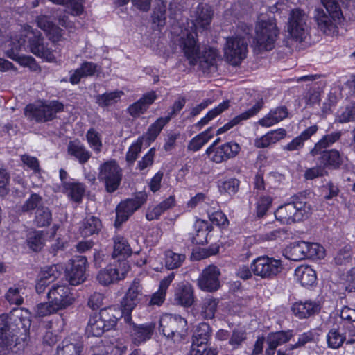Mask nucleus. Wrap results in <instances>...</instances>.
I'll return each mask as SVG.
<instances>
[{
  "label": "nucleus",
  "instance_id": "nucleus-1",
  "mask_svg": "<svg viewBox=\"0 0 355 355\" xmlns=\"http://www.w3.org/2000/svg\"><path fill=\"white\" fill-rule=\"evenodd\" d=\"M214 11L207 4H199L195 11L194 19L188 24V28L182 30L180 45L189 60V64L195 65L199 63L203 70L214 72L216 69V61L217 51L212 47L203 46L199 49L197 46V31L203 32L209 28Z\"/></svg>",
  "mask_w": 355,
  "mask_h": 355
},
{
  "label": "nucleus",
  "instance_id": "nucleus-2",
  "mask_svg": "<svg viewBox=\"0 0 355 355\" xmlns=\"http://www.w3.org/2000/svg\"><path fill=\"white\" fill-rule=\"evenodd\" d=\"M26 37L29 41V48L31 53L48 62H52L55 60L53 51L48 46V44H44L41 33L38 31H33L29 26L24 28L19 37L15 36L10 42L12 47L7 52L10 58L19 60L24 65L28 64L33 61L31 57H20L17 53L24 45Z\"/></svg>",
  "mask_w": 355,
  "mask_h": 355
},
{
  "label": "nucleus",
  "instance_id": "nucleus-3",
  "mask_svg": "<svg viewBox=\"0 0 355 355\" xmlns=\"http://www.w3.org/2000/svg\"><path fill=\"white\" fill-rule=\"evenodd\" d=\"M275 214L282 223L291 224L308 218L311 214V207L302 196L294 195L287 203L280 206Z\"/></svg>",
  "mask_w": 355,
  "mask_h": 355
},
{
  "label": "nucleus",
  "instance_id": "nucleus-4",
  "mask_svg": "<svg viewBox=\"0 0 355 355\" xmlns=\"http://www.w3.org/2000/svg\"><path fill=\"white\" fill-rule=\"evenodd\" d=\"M255 33L254 44L256 49L261 52L274 49L279 35V30L274 19H260L256 24Z\"/></svg>",
  "mask_w": 355,
  "mask_h": 355
},
{
  "label": "nucleus",
  "instance_id": "nucleus-5",
  "mask_svg": "<svg viewBox=\"0 0 355 355\" xmlns=\"http://www.w3.org/2000/svg\"><path fill=\"white\" fill-rule=\"evenodd\" d=\"M326 12L321 8H317L315 10V19L318 23L320 29L325 34H329L336 27L337 23L343 17L340 8L336 0H320Z\"/></svg>",
  "mask_w": 355,
  "mask_h": 355
},
{
  "label": "nucleus",
  "instance_id": "nucleus-6",
  "mask_svg": "<svg viewBox=\"0 0 355 355\" xmlns=\"http://www.w3.org/2000/svg\"><path fill=\"white\" fill-rule=\"evenodd\" d=\"M63 109L62 103L52 101L29 104L25 107L24 113L28 119H34L39 123H44L55 119L56 114L62 111Z\"/></svg>",
  "mask_w": 355,
  "mask_h": 355
},
{
  "label": "nucleus",
  "instance_id": "nucleus-7",
  "mask_svg": "<svg viewBox=\"0 0 355 355\" xmlns=\"http://www.w3.org/2000/svg\"><path fill=\"white\" fill-rule=\"evenodd\" d=\"M159 330L168 338L180 341L187 334V322L180 315L166 313L160 318Z\"/></svg>",
  "mask_w": 355,
  "mask_h": 355
},
{
  "label": "nucleus",
  "instance_id": "nucleus-8",
  "mask_svg": "<svg viewBox=\"0 0 355 355\" xmlns=\"http://www.w3.org/2000/svg\"><path fill=\"white\" fill-rule=\"evenodd\" d=\"M308 21L309 17L303 10L298 8L292 9L287 23V31L290 35L297 41L304 40L309 34Z\"/></svg>",
  "mask_w": 355,
  "mask_h": 355
},
{
  "label": "nucleus",
  "instance_id": "nucleus-9",
  "mask_svg": "<svg viewBox=\"0 0 355 355\" xmlns=\"http://www.w3.org/2000/svg\"><path fill=\"white\" fill-rule=\"evenodd\" d=\"M248 40L245 36L240 35L227 38L224 54L230 64L237 66L246 58Z\"/></svg>",
  "mask_w": 355,
  "mask_h": 355
},
{
  "label": "nucleus",
  "instance_id": "nucleus-10",
  "mask_svg": "<svg viewBox=\"0 0 355 355\" xmlns=\"http://www.w3.org/2000/svg\"><path fill=\"white\" fill-rule=\"evenodd\" d=\"M122 175V170L115 161L106 162L100 166L98 180L104 183L108 193H113L119 188Z\"/></svg>",
  "mask_w": 355,
  "mask_h": 355
},
{
  "label": "nucleus",
  "instance_id": "nucleus-11",
  "mask_svg": "<svg viewBox=\"0 0 355 355\" xmlns=\"http://www.w3.org/2000/svg\"><path fill=\"white\" fill-rule=\"evenodd\" d=\"M129 269L130 266L125 259H119L116 264L101 270L96 278L101 285L108 286L124 279Z\"/></svg>",
  "mask_w": 355,
  "mask_h": 355
},
{
  "label": "nucleus",
  "instance_id": "nucleus-12",
  "mask_svg": "<svg viewBox=\"0 0 355 355\" xmlns=\"http://www.w3.org/2000/svg\"><path fill=\"white\" fill-rule=\"evenodd\" d=\"M251 270L261 278H272L282 272L283 266L280 260L260 257L253 261Z\"/></svg>",
  "mask_w": 355,
  "mask_h": 355
},
{
  "label": "nucleus",
  "instance_id": "nucleus-13",
  "mask_svg": "<svg viewBox=\"0 0 355 355\" xmlns=\"http://www.w3.org/2000/svg\"><path fill=\"white\" fill-rule=\"evenodd\" d=\"M146 200L145 193H139L135 198L127 199L120 202L116 209L115 225L120 226L123 222L126 221L129 217Z\"/></svg>",
  "mask_w": 355,
  "mask_h": 355
},
{
  "label": "nucleus",
  "instance_id": "nucleus-14",
  "mask_svg": "<svg viewBox=\"0 0 355 355\" xmlns=\"http://www.w3.org/2000/svg\"><path fill=\"white\" fill-rule=\"evenodd\" d=\"M49 300L60 310L64 309L73 303L74 297L70 288L65 284H53L47 293Z\"/></svg>",
  "mask_w": 355,
  "mask_h": 355
},
{
  "label": "nucleus",
  "instance_id": "nucleus-15",
  "mask_svg": "<svg viewBox=\"0 0 355 355\" xmlns=\"http://www.w3.org/2000/svg\"><path fill=\"white\" fill-rule=\"evenodd\" d=\"M220 270L214 265L205 268L198 279V287L204 291L214 292L219 289Z\"/></svg>",
  "mask_w": 355,
  "mask_h": 355
},
{
  "label": "nucleus",
  "instance_id": "nucleus-16",
  "mask_svg": "<svg viewBox=\"0 0 355 355\" xmlns=\"http://www.w3.org/2000/svg\"><path fill=\"white\" fill-rule=\"evenodd\" d=\"M128 324L130 325V336L135 345H139L150 339L156 326L155 323L152 322L141 324H136L130 322Z\"/></svg>",
  "mask_w": 355,
  "mask_h": 355
},
{
  "label": "nucleus",
  "instance_id": "nucleus-17",
  "mask_svg": "<svg viewBox=\"0 0 355 355\" xmlns=\"http://www.w3.org/2000/svg\"><path fill=\"white\" fill-rule=\"evenodd\" d=\"M87 263L85 257L80 256L73 260L72 267L67 272V279L71 285L76 286L86 279L85 269Z\"/></svg>",
  "mask_w": 355,
  "mask_h": 355
},
{
  "label": "nucleus",
  "instance_id": "nucleus-18",
  "mask_svg": "<svg viewBox=\"0 0 355 355\" xmlns=\"http://www.w3.org/2000/svg\"><path fill=\"white\" fill-rule=\"evenodd\" d=\"M194 291L189 283L179 284L175 291L174 300L178 305L190 307L194 302Z\"/></svg>",
  "mask_w": 355,
  "mask_h": 355
},
{
  "label": "nucleus",
  "instance_id": "nucleus-19",
  "mask_svg": "<svg viewBox=\"0 0 355 355\" xmlns=\"http://www.w3.org/2000/svg\"><path fill=\"white\" fill-rule=\"evenodd\" d=\"M211 336V329L205 322L200 323L196 328L193 336L191 349H209L208 340Z\"/></svg>",
  "mask_w": 355,
  "mask_h": 355
},
{
  "label": "nucleus",
  "instance_id": "nucleus-20",
  "mask_svg": "<svg viewBox=\"0 0 355 355\" xmlns=\"http://www.w3.org/2000/svg\"><path fill=\"white\" fill-rule=\"evenodd\" d=\"M18 337L10 331L7 324L0 322V355H7L12 346H15Z\"/></svg>",
  "mask_w": 355,
  "mask_h": 355
},
{
  "label": "nucleus",
  "instance_id": "nucleus-21",
  "mask_svg": "<svg viewBox=\"0 0 355 355\" xmlns=\"http://www.w3.org/2000/svg\"><path fill=\"white\" fill-rule=\"evenodd\" d=\"M156 98L157 96L155 92H148L137 102L132 104L128 107V111L132 116L138 117L147 110Z\"/></svg>",
  "mask_w": 355,
  "mask_h": 355
},
{
  "label": "nucleus",
  "instance_id": "nucleus-22",
  "mask_svg": "<svg viewBox=\"0 0 355 355\" xmlns=\"http://www.w3.org/2000/svg\"><path fill=\"white\" fill-rule=\"evenodd\" d=\"M99 67L92 62H84L80 67L73 71L71 74L69 81L71 84L76 85L80 83L81 78L94 76L98 71Z\"/></svg>",
  "mask_w": 355,
  "mask_h": 355
},
{
  "label": "nucleus",
  "instance_id": "nucleus-23",
  "mask_svg": "<svg viewBox=\"0 0 355 355\" xmlns=\"http://www.w3.org/2000/svg\"><path fill=\"white\" fill-rule=\"evenodd\" d=\"M98 315L106 324L107 329L110 330L116 327L117 321L123 317V312L119 307L112 306L101 309Z\"/></svg>",
  "mask_w": 355,
  "mask_h": 355
},
{
  "label": "nucleus",
  "instance_id": "nucleus-24",
  "mask_svg": "<svg viewBox=\"0 0 355 355\" xmlns=\"http://www.w3.org/2000/svg\"><path fill=\"white\" fill-rule=\"evenodd\" d=\"M320 309V304L318 302L312 301L296 302L293 304L292 308L293 313L300 318H308L318 313Z\"/></svg>",
  "mask_w": 355,
  "mask_h": 355
},
{
  "label": "nucleus",
  "instance_id": "nucleus-25",
  "mask_svg": "<svg viewBox=\"0 0 355 355\" xmlns=\"http://www.w3.org/2000/svg\"><path fill=\"white\" fill-rule=\"evenodd\" d=\"M69 155L73 157L80 164H84L90 159L92 154L86 147L78 141H69L67 146Z\"/></svg>",
  "mask_w": 355,
  "mask_h": 355
},
{
  "label": "nucleus",
  "instance_id": "nucleus-26",
  "mask_svg": "<svg viewBox=\"0 0 355 355\" xmlns=\"http://www.w3.org/2000/svg\"><path fill=\"white\" fill-rule=\"evenodd\" d=\"M340 137L341 132L340 131L324 135L315 144L314 147L310 151V155L313 157L318 156L321 152L327 150L328 148L331 147L335 142L338 141Z\"/></svg>",
  "mask_w": 355,
  "mask_h": 355
},
{
  "label": "nucleus",
  "instance_id": "nucleus-27",
  "mask_svg": "<svg viewBox=\"0 0 355 355\" xmlns=\"http://www.w3.org/2000/svg\"><path fill=\"white\" fill-rule=\"evenodd\" d=\"M288 114V111L286 107H277L271 110L265 117L260 119L259 123L263 127H270L286 119Z\"/></svg>",
  "mask_w": 355,
  "mask_h": 355
},
{
  "label": "nucleus",
  "instance_id": "nucleus-28",
  "mask_svg": "<svg viewBox=\"0 0 355 355\" xmlns=\"http://www.w3.org/2000/svg\"><path fill=\"white\" fill-rule=\"evenodd\" d=\"M318 155H320L318 158L320 164L324 167L336 169L339 168L343 162L340 153L335 149L325 150Z\"/></svg>",
  "mask_w": 355,
  "mask_h": 355
},
{
  "label": "nucleus",
  "instance_id": "nucleus-29",
  "mask_svg": "<svg viewBox=\"0 0 355 355\" xmlns=\"http://www.w3.org/2000/svg\"><path fill=\"white\" fill-rule=\"evenodd\" d=\"M307 243L300 241L291 243L285 250V257L292 261H300L307 259L306 257Z\"/></svg>",
  "mask_w": 355,
  "mask_h": 355
},
{
  "label": "nucleus",
  "instance_id": "nucleus-30",
  "mask_svg": "<svg viewBox=\"0 0 355 355\" xmlns=\"http://www.w3.org/2000/svg\"><path fill=\"white\" fill-rule=\"evenodd\" d=\"M295 277L303 286H312L316 281V273L309 266H300L295 270Z\"/></svg>",
  "mask_w": 355,
  "mask_h": 355
},
{
  "label": "nucleus",
  "instance_id": "nucleus-31",
  "mask_svg": "<svg viewBox=\"0 0 355 355\" xmlns=\"http://www.w3.org/2000/svg\"><path fill=\"white\" fill-rule=\"evenodd\" d=\"M101 227V221L98 218L93 216H89L82 221L80 227V232L83 236L87 237L98 234Z\"/></svg>",
  "mask_w": 355,
  "mask_h": 355
},
{
  "label": "nucleus",
  "instance_id": "nucleus-32",
  "mask_svg": "<svg viewBox=\"0 0 355 355\" xmlns=\"http://www.w3.org/2000/svg\"><path fill=\"white\" fill-rule=\"evenodd\" d=\"M175 277V273L171 272L164 277L159 284V289L153 293L149 302L150 305L160 306L165 300L166 291Z\"/></svg>",
  "mask_w": 355,
  "mask_h": 355
},
{
  "label": "nucleus",
  "instance_id": "nucleus-33",
  "mask_svg": "<svg viewBox=\"0 0 355 355\" xmlns=\"http://www.w3.org/2000/svg\"><path fill=\"white\" fill-rule=\"evenodd\" d=\"M62 191L72 200L80 202L85 192V186L79 182H64Z\"/></svg>",
  "mask_w": 355,
  "mask_h": 355
},
{
  "label": "nucleus",
  "instance_id": "nucleus-34",
  "mask_svg": "<svg viewBox=\"0 0 355 355\" xmlns=\"http://www.w3.org/2000/svg\"><path fill=\"white\" fill-rule=\"evenodd\" d=\"M263 105V101L262 99H261L252 108L241 114L240 115L235 116L230 122L223 125V132L239 124L241 121L246 120L250 117L255 115L261 109Z\"/></svg>",
  "mask_w": 355,
  "mask_h": 355
},
{
  "label": "nucleus",
  "instance_id": "nucleus-35",
  "mask_svg": "<svg viewBox=\"0 0 355 355\" xmlns=\"http://www.w3.org/2000/svg\"><path fill=\"white\" fill-rule=\"evenodd\" d=\"M109 331L101 317L96 313L92 315L87 326V333L92 336H101L105 331Z\"/></svg>",
  "mask_w": 355,
  "mask_h": 355
},
{
  "label": "nucleus",
  "instance_id": "nucleus-36",
  "mask_svg": "<svg viewBox=\"0 0 355 355\" xmlns=\"http://www.w3.org/2000/svg\"><path fill=\"white\" fill-rule=\"evenodd\" d=\"M83 345L80 343L64 339L57 347V355H80Z\"/></svg>",
  "mask_w": 355,
  "mask_h": 355
},
{
  "label": "nucleus",
  "instance_id": "nucleus-37",
  "mask_svg": "<svg viewBox=\"0 0 355 355\" xmlns=\"http://www.w3.org/2000/svg\"><path fill=\"white\" fill-rule=\"evenodd\" d=\"M24 288L19 284L10 287L5 293V299L10 304L19 306L24 303Z\"/></svg>",
  "mask_w": 355,
  "mask_h": 355
},
{
  "label": "nucleus",
  "instance_id": "nucleus-38",
  "mask_svg": "<svg viewBox=\"0 0 355 355\" xmlns=\"http://www.w3.org/2000/svg\"><path fill=\"white\" fill-rule=\"evenodd\" d=\"M196 234L191 238L193 243L197 245H204L207 243L209 226L208 223L204 220H197L195 223Z\"/></svg>",
  "mask_w": 355,
  "mask_h": 355
},
{
  "label": "nucleus",
  "instance_id": "nucleus-39",
  "mask_svg": "<svg viewBox=\"0 0 355 355\" xmlns=\"http://www.w3.org/2000/svg\"><path fill=\"white\" fill-rule=\"evenodd\" d=\"M132 254V249L127 240L121 236H116L114 238V251L112 256L116 258L119 256L122 257H129Z\"/></svg>",
  "mask_w": 355,
  "mask_h": 355
},
{
  "label": "nucleus",
  "instance_id": "nucleus-40",
  "mask_svg": "<svg viewBox=\"0 0 355 355\" xmlns=\"http://www.w3.org/2000/svg\"><path fill=\"white\" fill-rule=\"evenodd\" d=\"M123 95V92L122 91L105 93L98 95L96 98V101L102 107H108L119 102Z\"/></svg>",
  "mask_w": 355,
  "mask_h": 355
},
{
  "label": "nucleus",
  "instance_id": "nucleus-41",
  "mask_svg": "<svg viewBox=\"0 0 355 355\" xmlns=\"http://www.w3.org/2000/svg\"><path fill=\"white\" fill-rule=\"evenodd\" d=\"M171 116L160 117L148 128L146 133L147 139L149 141H153L159 135L163 128L170 121Z\"/></svg>",
  "mask_w": 355,
  "mask_h": 355
},
{
  "label": "nucleus",
  "instance_id": "nucleus-42",
  "mask_svg": "<svg viewBox=\"0 0 355 355\" xmlns=\"http://www.w3.org/2000/svg\"><path fill=\"white\" fill-rule=\"evenodd\" d=\"M292 332L288 331H277L275 333H270L267 336L268 345L272 346V347H277L284 343H286L292 338Z\"/></svg>",
  "mask_w": 355,
  "mask_h": 355
},
{
  "label": "nucleus",
  "instance_id": "nucleus-43",
  "mask_svg": "<svg viewBox=\"0 0 355 355\" xmlns=\"http://www.w3.org/2000/svg\"><path fill=\"white\" fill-rule=\"evenodd\" d=\"M27 245L35 252L40 251L44 245V234L41 231H32L27 235Z\"/></svg>",
  "mask_w": 355,
  "mask_h": 355
},
{
  "label": "nucleus",
  "instance_id": "nucleus-44",
  "mask_svg": "<svg viewBox=\"0 0 355 355\" xmlns=\"http://www.w3.org/2000/svg\"><path fill=\"white\" fill-rule=\"evenodd\" d=\"M42 206V198L37 193H32L20 207L19 211L21 213L31 212L33 210L40 209Z\"/></svg>",
  "mask_w": 355,
  "mask_h": 355
},
{
  "label": "nucleus",
  "instance_id": "nucleus-45",
  "mask_svg": "<svg viewBox=\"0 0 355 355\" xmlns=\"http://www.w3.org/2000/svg\"><path fill=\"white\" fill-rule=\"evenodd\" d=\"M345 340L346 336L336 328L330 329L327 336L328 347L334 349L340 348Z\"/></svg>",
  "mask_w": 355,
  "mask_h": 355
},
{
  "label": "nucleus",
  "instance_id": "nucleus-46",
  "mask_svg": "<svg viewBox=\"0 0 355 355\" xmlns=\"http://www.w3.org/2000/svg\"><path fill=\"white\" fill-rule=\"evenodd\" d=\"M52 220V214L50 209L44 206L36 210L34 223L38 227H45L50 225Z\"/></svg>",
  "mask_w": 355,
  "mask_h": 355
},
{
  "label": "nucleus",
  "instance_id": "nucleus-47",
  "mask_svg": "<svg viewBox=\"0 0 355 355\" xmlns=\"http://www.w3.org/2000/svg\"><path fill=\"white\" fill-rule=\"evenodd\" d=\"M184 260L185 255L183 254L175 253L171 250L165 252V266L168 270L180 267Z\"/></svg>",
  "mask_w": 355,
  "mask_h": 355
},
{
  "label": "nucleus",
  "instance_id": "nucleus-48",
  "mask_svg": "<svg viewBox=\"0 0 355 355\" xmlns=\"http://www.w3.org/2000/svg\"><path fill=\"white\" fill-rule=\"evenodd\" d=\"M60 269L61 266L58 265L47 266L41 271L40 278L49 284L60 276Z\"/></svg>",
  "mask_w": 355,
  "mask_h": 355
},
{
  "label": "nucleus",
  "instance_id": "nucleus-49",
  "mask_svg": "<svg viewBox=\"0 0 355 355\" xmlns=\"http://www.w3.org/2000/svg\"><path fill=\"white\" fill-rule=\"evenodd\" d=\"M86 138L90 147L96 153L101 151L102 141L101 135L94 129H89L86 134Z\"/></svg>",
  "mask_w": 355,
  "mask_h": 355
},
{
  "label": "nucleus",
  "instance_id": "nucleus-50",
  "mask_svg": "<svg viewBox=\"0 0 355 355\" xmlns=\"http://www.w3.org/2000/svg\"><path fill=\"white\" fill-rule=\"evenodd\" d=\"M208 133L209 130L193 137L188 144V149L192 151H198L200 150L211 137Z\"/></svg>",
  "mask_w": 355,
  "mask_h": 355
},
{
  "label": "nucleus",
  "instance_id": "nucleus-51",
  "mask_svg": "<svg viewBox=\"0 0 355 355\" xmlns=\"http://www.w3.org/2000/svg\"><path fill=\"white\" fill-rule=\"evenodd\" d=\"M153 22L159 27H163L166 20V5L163 2L159 3L153 11Z\"/></svg>",
  "mask_w": 355,
  "mask_h": 355
},
{
  "label": "nucleus",
  "instance_id": "nucleus-52",
  "mask_svg": "<svg viewBox=\"0 0 355 355\" xmlns=\"http://www.w3.org/2000/svg\"><path fill=\"white\" fill-rule=\"evenodd\" d=\"M218 245H211L209 248H198L193 250L191 258L193 260H201L206 259L211 255L216 254L219 251Z\"/></svg>",
  "mask_w": 355,
  "mask_h": 355
},
{
  "label": "nucleus",
  "instance_id": "nucleus-53",
  "mask_svg": "<svg viewBox=\"0 0 355 355\" xmlns=\"http://www.w3.org/2000/svg\"><path fill=\"white\" fill-rule=\"evenodd\" d=\"M336 121L340 123L355 121V101L345 107L338 115Z\"/></svg>",
  "mask_w": 355,
  "mask_h": 355
},
{
  "label": "nucleus",
  "instance_id": "nucleus-54",
  "mask_svg": "<svg viewBox=\"0 0 355 355\" xmlns=\"http://www.w3.org/2000/svg\"><path fill=\"white\" fill-rule=\"evenodd\" d=\"M138 302L127 296H124L121 301V311L123 312V316L124 320L127 323H130L132 320L130 313L135 309Z\"/></svg>",
  "mask_w": 355,
  "mask_h": 355
},
{
  "label": "nucleus",
  "instance_id": "nucleus-55",
  "mask_svg": "<svg viewBox=\"0 0 355 355\" xmlns=\"http://www.w3.org/2000/svg\"><path fill=\"white\" fill-rule=\"evenodd\" d=\"M220 139L218 138L214 144L207 148L206 153L209 157L216 163L222 162V145L220 144Z\"/></svg>",
  "mask_w": 355,
  "mask_h": 355
},
{
  "label": "nucleus",
  "instance_id": "nucleus-56",
  "mask_svg": "<svg viewBox=\"0 0 355 355\" xmlns=\"http://www.w3.org/2000/svg\"><path fill=\"white\" fill-rule=\"evenodd\" d=\"M59 309L55 308L54 304L49 300V302L38 304L35 308V315L37 317H45L56 313Z\"/></svg>",
  "mask_w": 355,
  "mask_h": 355
},
{
  "label": "nucleus",
  "instance_id": "nucleus-57",
  "mask_svg": "<svg viewBox=\"0 0 355 355\" xmlns=\"http://www.w3.org/2000/svg\"><path fill=\"white\" fill-rule=\"evenodd\" d=\"M306 243L307 259H322L324 257V249L322 245L317 243Z\"/></svg>",
  "mask_w": 355,
  "mask_h": 355
},
{
  "label": "nucleus",
  "instance_id": "nucleus-58",
  "mask_svg": "<svg viewBox=\"0 0 355 355\" xmlns=\"http://www.w3.org/2000/svg\"><path fill=\"white\" fill-rule=\"evenodd\" d=\"M352 255L351 247L345 246L337 252L334 261L337 265H345L352 261Z\"/></svg>",
  "mask_w": 355,
  "mask_h": 355
},
{
  "label": "nucleus",
  "instance_id": "nucleus-59",
  "mask_svg": "<svg viewBox=\"0 0 355 355\" xmlns=\"http://www.w3.org/2000/svg\"><path fill=\"white\" fill-rule=\"evenodd\" d=\"M218 302L212 297H207L204 300L202 310L205 318L211 319L214 318L216 311Z\"/></svg>",
  "mask_w": 355,
  "mask_h": 355
},
{
  "label": "nucleus",
  "instance_id": "nucleus-60",
  "mask_svg": "<svg viewBox=\"0 0 355 355\" xmlns=\"http://www.w3.org/2000/svg\"><path fill=\"white\" fill-rule=\"evenodd\" d=\"M272 202L270 196H262L257 204V216L259 218L264 216Z\"/></svg>",
  "mask_w": 355,
  "mask_h": 355
},
{
  "label": "nucleus",
  "instance_id": "nucleus-61",
  "mask_svg": "<svg viewBox=\"0 0 355 355\" xmlns=\"http://www.w3.org/2000/svg\"><path fill=\"white\" fill-rule=\"evenodd\" d=\"M142 148V141H137L132 144L126 153V161L130 164H132L137 158L140 153Z\"/></svg>",
  "mask_w": 355,
  "mask_h": 355
},
{
  "label": "nucleus",
  "instance_id": "nucleus-62",
  "mask_svg": "<svg viewBox=\"0 0 355 355\" xmlns=\"http://www.w3.org/2000/svg\"><path fill=\"white\" fill-rule=\"evenodd\" d=\"M240 151V146L234 142H227L223 144V158L234 157Z\"/></svg>",
  "mask_w": 355,
  "mask_h": 355
},
{
  "label": "nucleus",
  "instance_id": "nucleus-63",
  "mask_svg": "<svg viewBox=\"0 0 355 355\" xmlns=\"http://www.w3.org/2000/svg\"><path fill=\"white\" fill-rule=\"evenodd\" d=\"M155 154V148H150L149 151L145 155V156L143 157L141 160L138 162L137 168H139V170H144L147 167L151 166L153 163Z\"/></svg>",
  "mask_w": 355,
  "mask_h": 355
},
{
  "label": "nucleus",
  "instance_id": "nucleus-64",
  "mask_svg": "<svg viewBox=\"0 0 355 355\" xmlns=\"http://www.w3.org/2000/svg\"><path fill=\"white\" fill-rule=\"evenodd\" d=\"M246 339V334L243 330H234L229 343L234 348H237Z\"/></svg>",
  "mask_w": 355,
  "mask_h": 355
}]
</instances>
